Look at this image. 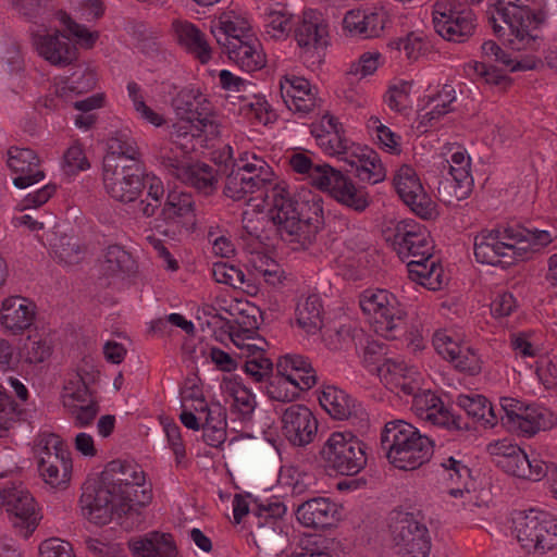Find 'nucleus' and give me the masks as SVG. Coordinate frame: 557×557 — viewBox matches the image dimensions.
Listing matches in <instances>:
<instances>
[{
    "label": "nucleus",
    "mask_w": 557,
    "mask_h": 557,
    "mask_svg": "<svg viewBox=\"0 0 557 557\" xmlns=\"http://www.w3.org/2000/svg\"><path fill=\"white\" fill-rule=\"evenodd\" d=\"M367 444L351 432H332L320 449L325 467L337 474L356 475L367 466Z\"/></svg>",
    "instance_id": "0eeeda50"
},
{
    "label": "nucleus",
    "mask_w": 557,
    "mask_h": 557,
    "mask_svg": "<svg viewBox=\"0 0 557 557\" xmlns=\"http://www.w3.org/2000/svg\"><path fill=\"white\" fill-rule=\"evenodd\" d=\"M37 466L47 467L72 461L71 453L61 437L54 433L39 435L36 443Z\"/></svg>",
    "instance_id": "58836bf2"
},
{
    "label": "nucleus",
    "mask_w": 557,
    "mask_h": 557,
    "mask_svg": "<svg viewBox=\"0 0 557 557\" xmlns=\"http://www.w3.org/2000/svg\"><path fill=\"white\" fill-rule=\"evenodd\" d=\"M63 389V401L66 400L73 401V404H85L90 398H95L94 392L89 387V382L79 372L66 382Z\"/></svg>",
    "instance_id": "052dcab7"
},
{
    "label": "nucleus",
    "mask_w": 557,
    "mask_h": 557,
    "mask_svg": "<svg viewBox=\"0 0 557 557\" xmlns=\"http://www.w3.org/2000/svg\"><path fill=\"white\" fill-rule=\"evenodd\" d=\"M246 208L260 214L256 221L248 220L247 233L256 234L262 242L264 228L273 224L281 238L294 245V249L309 247L324 224L321 198L311 195L298 199L285 182L270 180L259 184L246 177Z\"/></svg>",
    "instance_id": "f257e3e1"
},
{
    "label": "nucleus",
    "mask_w": 557,
    "mask_h": 557,
    "mask_svg": "<svg viewBox=\"0 0 557 557\" xmlns=\"http://www.w3.org/2000/svg\"><path fill=\"white\" fill-rule=\"evenodd\" d=\"M393 546L399 557H428L431 539L426 525L411 512H393L389 518Z\"/></svg>",
    "instance_id": "1a4fd4ad"
},
{
    "label": "nucleus",
    "mask_w": 557,
    "mask_h": 557,
    "mask_svg": "<svg viewBox=\"0 0 557 557\" xmlns=\"http://www.w3.org/2000/svg\"><path fill=\"white\" fill-rule=\"evenodd\" d=\"M64 407L74 418V423L78 428H85L91 424L100 410L96 398H90L85 404H73V401L64 400Z\"/></svg>",
    "instance_id": "0e129e2a"
},
{
    "label": "nucleus",
    "mask_w": 557,
    "mask_h": 557,
    "mask_svg": "<svg viewBox=\"0 0 557 557\" xmlns=\"http://www.w3.org/2000/svg\"><path fill=\"white\" fill-rule=\"evenodd\" d=\"M379 347L376 344L369 345L363 355V362L370 371H375L380 380L389 387V389H394V385L399 382L410 369L406 366V363L401 360H396L392 358L379 359L375 358V348Z\"/></svg>",
    "instance_id": "473e14b6"
},
{
    "label": "nucleus",
    "mask_w": 557,
    "mask_h": 557,
    "mask_svg": "<svg viewBox=\"0 0 557 557\" xmlns=\"http://www.w3.org/2000/svg\"><path fill=\"white\" fill-rule=\"evenodd\" d=\"M342 161L348 166L345 171L354 173L361 182L376 184L385 178V169L379 154L368 146L350 147Z\"/></svg>",
    "instance_id": "5701e85b"
},
{
    "label": "nucleus",
    "mask_w": 557,
    "mask_h": 557,
    "mask_svg": "<svg viewBox=\"0 0 557 557\" xmlns=\"http://www.w3.org/2000/svg\"><path fill=\"white\" fill-rule=\"evenodd\" d=\"M219 134L218 122L211 113L206 112L205 108H202V114L195 120V123L189 126H178V129L175 132L177 139L190 135L194 138L203 137L205 140H208L218 137Z\"/></svg>",
    "instance_id": "864d4df0"
},
{
    "label": "nucleus",
    "mask_w": 557,
    "mask_h": 557,
    "mask_svg": "<svg viewBox=\"0 0 557 557\" xmlns=\"http://www.w3.org/2000/svg\"><path fill=\"white\" fill-rule=\"evenodd\" d=\"M263 322L260 307L246 300V376L255 382L268 380L273 370L272 361L265 356L269 344L258 334Z\"/></svg>",
    "instance_id": "f8f14e48"
},
{
    "label": "nucleus",
    "mask_w": 557,
    "mask_h": 557,
    "mask_svg": "<svg viewBox=\"0 0 557 557\" xmlns=\"http://www.w3.org/2000/svg\"><path fill=\"white\" fill-rule=\"evenodd\" d=\"M517 541L527 553L544 554L557 548V518L547 511L531 509L515 520Z\"/></svg>",
    "instance_id": "6e6552de"
},
{
    "label": "nucleus",
    "mask_w": 557,
    "mask_h": 557,
    "mask_svg": "<svg viewBox=\"0 0 557 557\" xmlns=\"http://www.w3.org/2000/svg\"><path fill=\"white\" fill-rule=\"evenodd\" d=\"M7 154L8 168L18 174L12 181L15 188H29L44 181L46 174L40 169V159L34 150L12 146L8 149Z\"/></svg>",
    "instance_id": "412c9836"
},
{
    "label": "nucleus",
    "mask_w": 557,
    "mask_h": 557,
    "mask_svg": "<svg viewBox=\"0 0 557 557\" xmlns=\"http://www.w3.org/2000/svg\"><path fill=\"white\" fill-rule=\"evenodd\" d=\"M176 40L187 52L202 64L211 59V48L205 34L189 22L174 21L172 24Z\"/></svg>",
    "instance_id": "7c9ffc66"
},
{
    "label": "nucleus",
    "mask_w": 557,
    "mask_h": 557,
    "mask_svg": "<svg viewBox=\"0 0 557 557\" xmlns=\"http://www.w3.org/2000/svg\"><path fill=\"white\" fill-rule=\"evenodd\" d=\"M298 325L308 334L317 333L322 326V305L317 295L308 296L296 309Z\"/></svg>",
    "instance_id": "3c124183"
},
{
    "label": "nucleus",
    "mask_w": 557,
    "mask_h": 557,
    "mask_svg": "<svg viewBox=\"0 0 557 557\" xmlns=\"http://www.w3.org/2000/svg\"><path fill=\"white\" fill-rule=\"evenodd\" d=\"M555 238L546 230L499 226L482 231L474 237V256L480 263L506 267L531 259Z\"/></svg>",
    "instance_id": "7ed1b4c3"
},
{
    "label": "nucleus",
    "mask_w": 557,
    "mask_h": 557,
    "mask_svg": "<svg viewBox=\"0 0 557 557\" xmlns=\"http://www.w3.org/2000/svg\"><path fill=\"white\" fill-rule=\"evenodd\" d=\"M276 371L278 375L299 383L302 388H311L317 383L315 371L311 362L301 355L286 354L280 357L276 362Z\"/></svg>",
    "instance_id": "c9c22d12"
},
{
    "label": "nucleus",
    "mask_w": 557,
    "mask_h": 557,
    "mask_svg": "<svg viewBox=\"0 0 557 557\" xmlns=\"http://www.w3.org/2000/svg\"><path fill=\"white\" fill-rule=\"evenodd\" d=\"M194 205L190 194L175 190L170 191L161 209V216L165 221L183 218L185 219L184 225L194 230L196 226Z\"/></svg>",
    "instance_id": "c03bdc74"
},
{
    "label": "nucleus",
    "mask_w": 557,
    "mask_h": 557,
    "mask_svg": "<svg viewBox=\"0 0 557 557\" xmlns=\"http://www.w3.org/2000/svg\"><path fill=\"white\" fill-rule=\"evenodd\" d=\"M4 507L13 527L20 529L24 537L35 531L40 517L35 498L28 491L14 485L7 487Z\"/></svg>",
    "instance_id": "aec40b11"
},
{
    "label": "nucleus",
    "mask_w": 557,
    "mask_h": 557,
    "mask_svg": "<svg viewBox=\"0 0 557 557\" xmlns=\"http://www.w3.org/2000/svg\"><path fill=\"white\" fill-rule=\"evenodd\" d=\"M321 407L334 419L345 420L357 412L355 400L335 386H326L319 396Z\"/></svg>",
    "instance_id": "79ce46f5"
},
{
    "label": "nucleus",
    "mask_w": 557,
    "mask_h": 557,
    "mask_svg": "<svg viewBox=\"0 0 557 557\" xmlns=\"http://www.w3.org/2000/svg\"><path fill=\"white\" fill-rule=\"evenodd\" d=\"M441 467L449 472L450 480H455L462 485V487L450 488L449 495L455 498H461L460 506L463 508H470L472 505H475L476 496L469 488L471 471L463 460L454 456L445 457L441 461Z\"/></svg>",
    "instance_id": "72a5a7b5"
},
{
    "label": "nucleus",
    "mask_w": 557,
    "mask_h": 557,
    "mask_svg": "<svg viewBox=\"0 0 557 557\" xmlns=\"http://www.w3.org/2000/svg\"><path fill=\"white\" fill-rule=\"evenodd\" d=\"M359 306L373 331L387 339L406 330L407 311L397 296L383 288H369L359 296Z\"/></svg>",
    "instance_id": "423d86ee"
},
{
    "label": "nucleus",
    "mask_w": 557,
    "mask_h": 557,
    "mask_svg": "<svg viewBox=\"0 0 557 557\" xmlns=\"http://www.w3.org/2000/svg\"><path fill=\"white\" fill-rule=\"evenodd\" d=\"M432 342L437 354L451 362L457 370L470 375L481 372L482 360L478 351L469 344L455 338L448 331H436Z\"/></svg>",
    "instance_id": "a211bd4d"
},
{
    "label": "nucleus",
    "mask_w": 557,
    "mask_h": 557,
    "mask_svg": "<svg viewBox=\"0 0 557 557\" xmlns=\"http://www.w3.org/2000/svg\"><path fill=\"white\" fill-rule=\"evenodd\" d=\"M285 513L286 506L278 497H272L265 503H259L257 499L246 500V524L249 527L259 521L273 523V520L282 518Z\"/></svg>",
    "instance_id": "8fccbe9b"
},
{
    "label": "nucleus",
    "mask_w": 557,
    "mask_h": 557,
    "mask_svg": "<svg viewBox=\"0 0 557 557\" xmlns=\"http://www.w3.org/2000/svg\"><path fill=\"white\" fill-rule=\"evenodd\" d=\"M296 517L306 528L324 530L339 520V506L327 497H314L298 506Z\"/></svg>",
    "instance_id": "a878e982"
},
{
    "label": "nucleus",
    "mask_w": 557,
    "mask_h": 557,
    "mask_svg": "<svg viewBox=\"0 0 557 557\" xmlns=\"http://www.w3.org/2000/svg\"><path fill=\"white\" fill-rule=\"evenodd\" d=\"M178 180L195 187L197 190L209 195L215 189V170L206 163L188 164L180 170Z\"/></svg>",
    "instance_id": "09e8293b"
},
{
    "label": "nucleus",
    "mask_w": 557,
    "mask_h": 557,
    "mask_svg": "<svg viewBox=\"0 0 557 557\" xmlns=\"http://www.w3.org/2000/svg\"><path fill=\"white\" fill-rule=\"evenodd\" d=\"M456 99L455 89L450 85H444L437 97L433 99L436 102L430 111L421 114V124L423 126H433L441 117L451 111V102Z\"/></svg>",
    "instance_id": "6e6d98bb"
},
{
    "label": "nucleus",
    "mask_w": 557,
    "mask_h": 557,
    "mask_svg": "<svg viewBox=\"0 0 557 557\" xmlns=\"http://www.w3.org/2000/svg\"><path fill=\"white\" fill-rule=\"evenodd\" d=\"M131 546L135 557H177L176 546L169 533L151 532L134 541Z\"/></svg>",
    "instance_id": "4c0bfd02"
},
{
    "label": "nucleus",
    "mask_w": 557,
    "mask_h": 557,
    "mask_svg": "<svg viewBox=\"0 0 557 557\" xmlns=\"http://www.w3.org/2000/svg\"><path fill=\"white\" fill-rule=\"evenodd\" d=\"M311 134L325 153L335 156L341 161L350 151V147L356 145L345 137L342 124L330 114L323 115L311 125Z\"/></svg>",
    "instance_id": "b1692460"
},
{
    "label": "nucleus",
    "mask_w": 557,
    "mask_h": 557,
    "mask_svg": "<svg viewBox=\"0 0 557 557\" xmlns=\"http://www.w3.org/2000/svg\"><path fill=\"white\" fill-rule=\"evenodd\" d=\"M200 97L201 95H195L194 90H183L172 100V106L177 117L184 123L182 126L191 125L195 123V120L202 114V110L199 111L193 103V101H197L198 104H202V102L198 100ZM178 126H181V124H175L174 128L177 131Z\"/></svg>",
    "instance_id": "603ef678"
},
{
    "label": "nucleus",
    "mask_w": 557,
    "mask_h": 557,
    "mask_svg": "<svg viewBox=\"0 0 557 557\" xmlns=\"http://www.w3.org/2000/svg\"><path fill=\"white\" fill-rule=\"evenodd\" d=\"M367 126L376 136L377 143L383 149L392 153L400 151V136L383 125L379 117L371 116Z\"/></svg>",
    "instance_id": "680f3d73"
},
{
    "label": "nucleus",
    "mask_w": 557,
    "mask_h": 557,
    "mask_svg": "<svg viewBox=\"0 0 557 557\" xmlns=\"http://www.w3.org/2000/svg\"><path fill=\"white\" fill-rule=\"evenodd\" d=\"M435 32L445 40L463 42L475 29V14L455 0H437L433 5Z\"/></svg>",
    "instance_id": "2eb2a0df"
},
{
    "label": "nucleus",
    "mask_w": 557,
    "mask_h": 557,
    "mask_svg": "<svg viewBox=\"0 0 557 557\" xmlns=\"http://www.w3.org/2000/svg\"><path fill=\"white\" fill-rule=\"evenodd\" d=\"M457 405L484 428H493L498 421L496 409L483 395H459Z\"/></svg>",
    "instance_id": "37998d69"
},
{
    "label": "nucleus",
    "mask_w": 557,
    "mask_h": 557,
    "mask_svg": "<svg viewBox=\"0 0 557 557\" xmlns=\"http://www.w3.org/2000/svg\"><path fill=\"white\" fill-rule=\"evenodd\" d=\"M386 243L403 261L431 257L433 243L426 227L412 219L391 222L383 232Z\"/></svg>",
    "instance_id": "9b49d317"
},
{
    "label": "nucleus",
    "mask_w": 557,
    "mask_h": 557,
    "mask_svg": "<svg viewBox=\"0 0 557 557\" xmlns=\"http://www.w3.org/2000/svg\"><path fill=\"white\" fill-rule=\"evenodd\" d=\"M446 161L450 177H454L457 182L463 184H473V178L471 176V158L463 149L457 147Z\"/></svg>",
    "instance_id": "bf43d9fd"
},
{
    "label": "nucleus",
    "mask_w": 557,
    "mask_h": 557,
    "mask_svg": "<svg viewBox=\"0 0 557 557\" xmlns=\"http://www.w3.org/2000/svg\"><path fill=\"white\" fill-rule=\"evenodd\" d=\"M55 256L67 264L78 263L83 252L78 240L66 234L61 235L52 245Z\"/></svg>",
    "instance_id": "338daca9"
},
{
    "label": "nucleus",
    "mask_w": 557,
    "mask_h": 557,
    "mask_svg": "<svg viewBox=\"0 0 557 557\" xmlns=\"http://www.w3.org/2000/svg\"><path fill=\"white\" fill-rule=\"evenodd\" d=\"M102 170L107 193L120 202L135 201L146 187L145 180L148 175L145 173L144 163L113 164V161L109 160L108 163H102Z\"/></svg>",
    "instance_id": "4468645a"
},
{
    "label": "nucleus",
    "mask_w": 557,
    "mask_h": 557,
    "mask_svg": "<svg viewBox=\"0 0 557 557\" xmlns=\"http://www.w3.org/2000/svg\"><path fill=\"white\" fill-rule=\"evenodd\" d=\"M274 421L262 408H258L256 398L246 389V437L270 442L268 431Z\"/></svg>",
    "instance_id": "ea45409f"
},
{
    "label": "nucleus",
    "mask_w": 557,
    "mask_h": 557,
    "mask_svg": "<svg viewBox=\"0 0 557 557\" xmlns=\"http://www.w3.org/2000/svg\"><path fill=\"white\" fill-rule=\"evenodd\" d=\"M246 72L260 71L267 65V55L260 40L246 27Z\"/></svg>",
    "instance_id": "e2e57ef3"
},
{
    "label": "nucleus",
    "mask_w": 557,
    "mask_h": 557,
    "mask_svg": "<svg viewBox=\"0 0 557 557\" xmlns=\"http://www.w3.org/2000/svg\"><path fill=\"white\" fill-rule=\"evenodd\" d=\"M108 153L102 163L109 160L123 164L143 163L136 141L126 133L117 132L107 141Z\"/></svg>",
    "instance_id": "a19ab883"
},
{
    "label": "nucleus",
    "mask_w": 557,
    "mask_h": 557,
    "mask_svg": "<svg viewBox=\"0 0 557 557\" xmlns=\"http://www.w3.org/2000/svg\"><path fill=\"white\" fill-rule=\"evenodd\" d=\"M318 420L305 405L293 404L281 416V431L284 438L294 447L311 444L318 433Z\"/></svg>",
    "instance_id": "f3484780"
},
{
    "label": "nucleus",
    "mask_w": 557,
    "mask_h": 557,
    "mask_svg": "<svg viewBox=\"0 0 557 557\" xmlns=\"http://www.w3.org/2000/svg\"><path fill=\"white\" fill-rule=\"evenodd\" d=\"M101 270L107 276L131 275L136 272L137 263L122 246L111 245L106 249Z\"/></svg>",
    "instance_id": "de8ad7c7"
},
{
    "label": "nucleus",
    "mask_w": 557,
    "mask_h": 557,
    "mask_svg": "<svg viewBox=\"0 0 557 557\" xmlns=\"http://www.w3.org/2000/svg\"><path fill=\"white\" fill-rule=\"evenodd\" d=\"M407 270L411 281L430 290H438L444 284V270L432 255L425 260L414 258L407 261Z\"/></svg>",
    "instance_id": "e433bc0d"
},
{
    "label": "nucleus",
    "mask_w": 557,
    "mask_h": 557,
    "mask_svg": "<svg viewBox=\"0 0 557 557\" xmlns=\"http://www.w3.org/2000/svg\"><path fill=\"white\" fill-rule=\"evenodd\" d=\"M487 451L496 467L520 479L540 481L549 471V465L539 455H528L518 445L507 440L488 444Z\"/></svg>",
    "instance_id": "9d476101"
},
{
    "label": "nucleus",
    "mask_w": 557,
    "mask_h": 557,
    "mask_svg": "<svg viewBox=\"0 0 557 557\" xmlns=\"http://www.w3.org/2000/svg\"><path fill=\"white\" fill-rule=\"evenodd\" d=\"M306 389L307 388H302L299 383L277 374L268 387V395L273 400L289 403L295 400L301 391Z\"/></svg>",
    "instance_id": "4d7b16f0"
},
{
    "label": "nucleus",
    "mask_w": 557,
    "mask_h": 557,
    "mask_svg": "<svg viewBox=\"0 0 557 557\" xmlns=\"http://www.w3.org/2000/svg\"><path fill=\"white\" fill-rule=\"evenodd\" d=\"M557 424V416L548 408L539 405H525L512 430L523 436L531 437L541 431L553 429Z\"/></svg>",
    "instance_id": "2f4dec72"
},
{
    "label": "nucleus",
    "mask_w": 557,
    "mask_h": 557,
    "mask_svg": "<svg viewBox=\"0 0 557 557\" xmlns=\"http://www.w3.org/2000/svg\"><path fill=\"white\" fill-rule=\"evenodd\" d=\"M387 48L391 51H404L407 60L417 61L432 51L431 40L422 32H410L405 36L388 41Z\"/></svg>",
    "instance_id": "49530a36"
},
{
    "label": "nucleus",
    "mask_w": 557,
    "mask_h": 557,
    "mask_svg": "<svg viewBox=\"0 0 557 557\" xmlns=\"http://www.w3.org/2000/svg\"><path fill=\"white\" fill-rule=\"evenodd\" d=\"M219 162L223 163L221 171L226 175L224 195L234 201L242 200L244 198V173L242 172L244 168H236L233 148L230 145H226L220 153Z\"/></svg>",
    "instance_id": "a18cd8bd"
},
{
    "label": "nucleus",
    "mask_w": 557,
    "mask_h": 557,
    "mask_svg": "<svg viewBox=\"0 0 557 557\" xmlns=\"http://www.w3.org/2000/svg\"><path fill=\"white\" fill-rule=\"evenodd\" d=\"M265 238L259 242L256 234L246 232V269L255 278L262 276L267 283L274 284L278 281L277 263L263 252V246L269 240V236L263 231Z\"/></svg>",
    "instance_id": "bb28decb"
},
{
    "label": "nucleus",
    "mask_w": 557,
    "mask_h": 557,
    "mask_svg": "<svg viewBox=\"0 0 557 557\" xmlns=\"http://www.w3.org/2000/svg\"><path fill=\"white\" fill-rule=\"evenodd\" d=\"M411 409L416 416L432 426L448 431L467 430L468 424L455 416L443 400L430 389H423L412 398Z\"/></svg>",
    "instance_id": "6ab92c4d"
},
{
    "label": "nucleus",
    "mask_w": 557,
    "mask_h": 557,
    "mask_svg": "<svg viewBox=\"0 0 557 557\" xmlns=\"http://www.w3.org/2000/svg\"><path fill=\"white\" fill-rule=\"evenodd\" d=\"M327 37V24L321 15L314 11L305 12L301 22L295 29L297 45L309 51L326 46Z\"/></svg>",
    "instance_id": "c85d7f7f"
},
{
    "label": "nucleus",
    "mask_w": 557,
    "mask_h": 557,
    "mask_svg": "<svg viewBox=\"0 0 557 557\" xmlns=\"http://www.w3.org/2000/svg\"><path fill=\"white\" fill-rule=\"evenodd\" d=\"M393 182L398 196L414 214L424 220L436 216V205L424 190L412 166L401 165L396 171Z\"/></svg>",
    "instance_id": "dca6fc26"
},
{
    "label": "nucleus",
    "mask_w": 557,
    "mask_h": 557,
    "mask_svg": "<svg viewBox=\"0 0 557 557\" xmlns=\"http://www.w3.org/2000/svg\"><path fill=\"white\" fill-rule=\"evenodd\" d=\"M236 20H231L230 14H223L216 26L212 28V34L228 58L239 64L240 49L244 46V21L239 17Z\"/></svg>",
    "instance_id": "c756f323"
},
{
    "label": "nucleus",
    "mask_w": 557,
    "mask_h": 557,
    "mask_svg": "<svg viewBox=\"0 0 557 557\" xmlns=\"http://www.w3.org/2000/svg\"><path fill=\"white\" fill-rule=\"evenodd\" d=\"M32 41L39 55L52 65H69L77 59V48L59 30L54 34L32 33Z\"/></svg>",
    "instance_id": "393cba45"
},
{
    "label": "nucleus",
    "mask_w": 557,
    "mask_h": 557,
    "mask_svg": "<svg viewBox=\"0 0 557 557\" xmlns=\"http://www.w3.org/2000/svg\"><path fill=\"white\" fill-rule=\"evenodd\" d=\"M280 87L282 98L289 110L308 114L318 107L315 91L305 77L285 76Z\"/></svg>",
    "instance_id": "cd10ccee"
},
{
    "label": "nucleus",
    "mask_w": 557,
    "mask_h": 557,
    "mask_svg": "<svg viewBox=\"0 0 557 557\" xmlns=\"http://www.w3.org/2000/svg\"><path fill=\"white\" fill-rule=\"evenodd\" d=\"M527 0H497L495 13H492L490 22L497 36H505V29L498 24L504 22L508 27V42L513 50H535L540 45L537 28L545 21L541 11L532 10Z\"/></svg>",
    "instance_id": "39448f33"
},
{
    "label": "nucleus",
    "mask_w": 557,
    "mask_h": 557,
    "mask_svg": "<svg viewBox=\"0 0 557 557\" xmlns=\"http://www.w3.org/2000/svg\"><path fill=\"white\" fill-rule=\"evenodd\" d=\"M381 447L388 461L400 470L411 471L429 462L434 453V441L404 420L385 424Z\"/></svg>",
    "instance_id": "20e7f679"
},
{
    "label": "nucleus",
    "mask_w": 557,
    "mask_h": 557,
    "mask_svg": "<svg viewBox=\"0 0 557 557\" xmlns=\"http://www.w3.org/2000/svg\"><path fill=\"white\" fill-rule=\"evenodd\" d=\"M472 183L463 184L457 182L454 177H447L441 181L437 187L441 201L451 205L468 197L471 191Z\"/></svg>",
    "instance_id": "69168bd1"
},
{
    "label": "nucleus",
    "mask_w": 557,
    "mask_h": 557,
    "mask_svg": "<svg viewBox=\"0 0 557 557\" xmlns=\"http://www.w3.org/2000/svg\"><path fill=\"white\" fill-rule=\"evenodd\" d=\"M34 317V310L26 304L25 298L10 297L2 302L1 324L14 334L27 330L33 324Z\"/></svg>",
    "instance_id": "f704fd0d"
},
{
    "label": "nucleus",
    "mask_w": 557,
    "mask_h": 557,
    "mask_svg": "<svg viewBox=\"0 0 557 557\" xmlns=\"http://www.w3.org/2000/svg\"><path fill=\"white\" fill-rule=\"evenodd\" d=\"M280 480L283 484L289 486L292 493L295 495L305 493L313 484L312 474L300 471L296 467L283 468L281 470Z\"/></svg>",
    "instance_id": "774afa93"
},
{
    "label": "nucleus",
    "mask_w": 557,
    "mask_h": 557,
    "mask_svg": "<svg viewBox=\"0 0 557 557\" xmlns=\"http://www.w3.org/2000/svg\"><path fill=\"white\" fill-rule=\"evenodd\" d=\"M388 12L383 7L348 11L343 18V27L351 36L363 39L379 37L388 22Z\"/></svg>",
    "instance_id": "4be33fe9"
},
{
    "label": "nucleus",
    "mask_w": 557,
    "mask_h": 557,
    "mask_svg": "<svg viewBox=\"0 0 557 557\" xmlns=\"http://www.w3.org/2000/svg\"><path fill=\"white\" fill-rule=\"evenodd\" d=\"M310 183L356 212H363L370 205L369 195L363 188L357 187L342 171L326 163L317 164Z\"/></svg>",
    "instance_id": "ddd939ff"
},
{
    "label": "nucleus",
    "mask_w": 557,
    "mask_h": 557,
    "mask_svg": "<svg viewBox=\"0 0 557 557\" xmlns=\"http://www.w3.org/2000/svg\"><path fill=\"white\" fill-rule=\"evenodd\" d=\"M276 120V114L264 97L255 95L253 101L246 103V121L251 125H263L273 123Z\"/></svg>",
    "instance_id": "13d9d810"
},
{
    "label": "nucleus",
    "mask_w": 557,
    "mask_h": 557,
    "mask_svg": "<svg viewBox=\"0 0 557 557\" xmlns=\"http://www.w3.org/2000/svg\"><path fill=\"white\" fill-rule=\"evenodd\" d=\"M264 21L267 33L272 38L285 37L292 29V13L280 4L267 10Z\"/></svg>",
    "instance_id": "5fc2aeb1"
},
{
    "label": "nucleus",
    "mask_w": 557,
    "mask_h": 557,
    "mask_svg": "<svg viewBox=\"0 0 557 557\" xmlns=\"http://www.w3.org/2000/svg\"><path fill=\"white\" fill-rule=\"evenodd\" d=\"M152 500L150 484L145 483L140 466L120 459L110 461L100 474L98 483L87 486L79 503L83 516L102 527L114 516H140V509Z\"/></svg>",
    "instance_id": "f03ea898"
}]
</instances>
